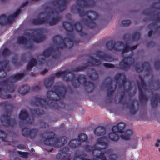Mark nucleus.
Wrapping results in <instances>:
<instances>
[{
  "instance_id": "6",
  "label": "nucleus",
  "mask_w": 160,
  "mask_h": 160,
  "mask_svg": "<svg viewBox=\"0 0 160 160\" xmlns=\"http://www.w3.org/2000/svg\"><path fill=\"white\" fill-rule=\"evenodd\" d=\"M25 75L24 73H18L10 76L6 79L0 81V86H5L6 88L3 89L5 92L12 93L15 92L17 88V85L14 83L22 78Z\"/></svg>"
},
{
  "instance_id": "27",
  "label": "nucleus",
  "mask_w": 160,
  "mask_h": 160,
  "mask_svg": "<svg viewBox=\"0 0 160 160\" xmlns=\"http://www.w3.org/2000/svg\"><path fill=\"white\" fill-rule=\"evenodd\" d=\"M90 59L91 61H88L87 63L90 64L92 66H99L101 64L100 60L95 58L93 56H91Z\"/></svg>"
},
{
  "instance_id": "48",
  "label": "nucleus",
  "mask_w": 160,
  "mask_h": 160,
  "mask_svg": "<svg viewBox=\"0 0 160 160\" xmlns=\"http://www.w3.org/2000/svg\"><path fill=\"white\" fill-rule=\"evenodd\" d=\"M131 21L130 20H123L122 22L123 26L127 27L131 23Z\"/></svg>"
},
{
  "instance_id": "52",
  "label": "nucleus",
  "mask_w": 160,
  "mask_h": 160,
  "mask_svg": "<svg viewBox=\"0 0 160 160\" xmlns=\"http://www.w3.org/2000/svg\"><path fill=\"white\" fill-rule=\"evenodd\" d=\"M154 66L157 70H158L160 68V62L157 61L154 62Z\"/></svg>"
},
{
  "instance_id": "49",
  "label": "nucleus",
  "mask_w": 160,
  "mask_h": 160,
  "mask_svg": "<svg viewBox=\"0 0 160 160\" xmlns=\"http://www.w3.org/2000/svg\"><path fill=\"white\" fill-rule=\"evenodd\" d=\"M22 157L27 158H28V153L25 152H22L18 151L17 152Z\"/></svg>"
},
{
  "instance_id": "50",
  "label": "nucleus",
  "mask_w": 160,
  "mask_h": 160,
  "mask_svg": "<svg viewBox=\"0 0 160 160\" xmlns=\"http://www.w3.org/2000/svg\"><path fill=\"white\" fill-rule=\"evenodd\" d=\"M103 65L108 68H114L115 67L114 65L112 63H104Z\"/></svg>"
},
{
  "instance_id": "25",
  "label": "nucleus",
  "mask_w": 160,
  "mask_h": 160,
  "mask_svg": "<svg viewBox=\"0 0 160 160\" xmlns=\"http://www.w3.org/2000/svg\"><path fill=\"white\" fill-rule=\"evenodd\" d=\"M48 19L46 18H40L34 19L32 22V23L35 25H39L47 23Z\"/></svg>"
},
{
  "instance_id": "15",
  "label": "nucleus",
  "mask_w": 160,
  "mask_h": 160,
  "mask_svg": "<svg viewBox=\"0 0 160 160\" xmlns=\"http://www.w3.org/2000/svg\"><path fill=\"white\" fill-rule=\"evenodd\" d=\"M0 120L1 123L4 126L14 127L16 125L15 119L11 118L10 116L8 115H2Z\"/></svg>"
},
{
  "instance_id": "28",
  "label": "nucleus",
  "mask_w": 160,
  "mask_h": 160,
  "mask_svg": "<svg viewBox=\"0 0 160 160\" xmlns=\"http://www.w3.org/2000/svg\"><path fill=\"white\" fill-rule=\"evenodd\" d=\"M37 64V60L35 58H31L27 65L26 69L28 70L31 69L33 67L36 65Z\"/></svg>"
},
{
  "instance_id": "8",
  "label": "nucleus",
  "mask_w": 160,
  "mask_h": 160,
  "mask_svg": "<svg viewBox=\"0 0 160 160\" xmlns=\"http://www.w3.org/2000/svg\"><path fill=\"white\" fill-rule=\"evenodd\" d=\"M55 133L52 131H46L40 134L41 136L44 139L43 142L46 145L54 146L56 144L61 143L62 144L67 142V138L62 136L59 138L55 137Z\"/></svg>"
},
{
  "instance_id": "47",
  "label": "nucleus",
  "mask_w": 160,
  "mask_h": 160,
  "mask_svg": "<svg viewBox=\"0 0 160 160\" xmlns=\"http://www.w3.org/2000/svg\"><path fill=\"white\" fill-rule=\"evenodd\" d=\"M21 12V10L20 9H18L16 12L13 14L10 15L11 17L14 19L17 17Z\"/></svg>"
},
{
  "instance_id": "54",
  "label": "nucleus",
  "mask_w": 160,
  "mask_h": 160,
  "mask_svg": "<svg viewBox=\"0 0 160 160\" xmlns=\"http://www.w3.org/2000/svg\"><path fill=\"white\" fill-rule=\"evenodd\" d=\"M155 44L156 43L155 42L152 41H150L147 43V47L148 48L150 47H154Z\"/></svg>"
},
{
  "instance_id": "21",
  "label": "nucleus",
  "mask_w": 160,
  "mask_h": 160,
  "mask_svg": "<svg viewBox=\"0 0 160 160\" xmlns=\"http://www.w3.org/2000/svg\"><path fill=\"white\" fill-rule=\"evenodd\" d=\"M87 74L88 77L92 80H97L98 78V73L93 68H90L87 72Z\"/></svg>"
},
{
  "instance_id": "35",
  "label": "nucleus",
  "mask_w": 160,
  "mask_h": 160,
  "mask_svg": "<svg viewBox=\"0 0 160 160\" xmlns=\"http://www.w3.org/2000/svg\"><path fill=\"white\" fill-rule=\"evenodd\" d=\"M88 139L86 134L84 133H81L78 136V142L80 143L86 142Z\"/></svg>"
},
{
  "instance_id": "11",
  "label": "nucleus",
  "mask_w": 160,
  "mask_h": 160,
  "mask_svg": "<svg viewBox=\"0 0 160 160\" xmlns=\"http://www.w3.org/2000/svg\"><path fill=\"white\" fill-rule=\"evenodd\" d=\"M139 78L140 80V82L138 81L137 82L139 91V99L141 102H147L148 99V97L143 92L141 88V86L143 88L145 87L146 85L143 78L141 76L139 75Z\"/></svg>"
},
{
  "instance_id": "58",
  "label": "nucleus",
  "mask_w": 160,
  "mask_h": 160,
  "mask_svg": "<svg viewBox=\"0 0 160 160\" xmlns=\"http://www.w3.org/2000/svg\"><path fill=\"white\" fill-rule=\"evenodd\" d=\"M34 121V117L32 116V119L29 118V120L27 121V123L31 124L33 123Z\"/></svg>"
},
{
  "instance_id": "46",
  "label": "nucleus",
  "mask_w": 160,
  "mask_h": 160,
  "mask_svg": "<svg viewBox=\"0 0 160 160\" xmlns=\"http://www.w3.org/2000/svg\"><path fill=\"white\" fill-rule=\"evenodd\" d=\"M7 136V133L4 131L0 130V138L4 139Z\"/></svg>"
},
{
  "instance_id": "23",
  "label": "nucleus",
  "mask_w": 160,
  "mask_h": 160,
  "mask_svg": "<svg viewBox=\"0 0 160 160\" xmlns=\"http://www.w3.org/2000/svg\"><path fill=\"white\" fill-rule=\"evenodd\" d=\"M137 101L136 99H133L132 101L131 104L128 106L130 112L131 114L133 115L135 114L139 109V104L138 103H137L138 107L137 109H136L135 106V103Z\"/></svg>"
},
{
  "instance_id": "62",
  "label": "nucleus",
  "mask_w": 160,
  "mask_h": 160,
  "mask_svg": "<svg viewBox=\"0 0 160 160\" xmlns=\"http://www.w3.org/2000/svg\"><path fill=\"white\" fill-rule=\"evenodd\" d=\"M29 3V1H27L23 3L21 6V7L23 8L26 5H27Z\"/></svg>"
},
{
  "instance_id": "2",
  "label": "nucleus",
  "mask_w": 160,
  "mask_h": 160,
  "mask_svg": "<svg viewBox=\"0 0 160 160\" xmlns=\"http://www.w3.org/2000/svg\"><path fill=\"white\" fill-rule=\"evenodd\" d=\"M62 26L70 34L69 38L63 39L61 36L57 35L54 37L52 39L53 43L57 45L55 48L53 47H50L45 50L42 53L38 54L37 58L38 61L41 64L46 62V58L49 57L52 55L53 58L57 59L60 57L61 53L60 49L65 48L71 49L75 44L79 42L75 40L74 34L72 33L73 29V25L71 23L67 21L62 22Z\"/></svg>"
},
{
  "instance_id": "10",
  "label": "nucleus",
  "mask_w": 160,
  "mask_h": 160,
  "mask_svg": "<svg viewBox=\"0 0 160 160\" xmlns=\"http://www.w3.org/2000/svg\"><path fill=\"white\" fill-rule=\"evenodd\" d=\"M30 31L32 32H35L38 36V37H36L35 35L31 34L30 32H27L25 33L26 36L30 37L35 43H39L46 39V36L42 35V31L41 28H33L30 30Z\"/></svg>"
},
{
  "instance_id": "20",
  "label": "nucleus",
  "mask_w": 160,
  "mask_h": 160,
  "mask_svg": "<svg viewBox=\"0 0 160 160\" xmlns=\"http://www.w3.org/2000/svg\"><path fill=\"white\" fill-rule=\"evenodd\" d=\"M13 19L10 15L7 17L5 14H2L0 16V24L6 25L7 24L11 23Z\"/></svg>"
},
{
  "instance_id": "55",
  "label": "nucleus",
  "mask_w": 160,
  "mask_h": 160,
  "mask_svg": "<svg viewBox=\"0 0 160 160\" xmlns=\"http://www.w3.org/2000/svg\"><path fill=\"white\" fill-rule=\"evenodd\" d=\"M17 148L19 149H24L26 148V146L24 144H18L17 146Z\"/></svg>"
},
{
  "instance_id": "40",
  "label": "nucleus",
  "mask_w": 160,
  "mask_h": 160,
  "mask_svg": "<svg viewBox=\"0 0 160 160\" xmlns=\"http://www.w3.org/2000/svg\"><path fill=\"white\" fill-rule=\"evenodd\" d=\"M31 112L37 115H41L44 114L45 113L44 111L39 108L32 109Z\"/></svg>"
},
{
  "instance_id": "33",
  "label": "nucleus",
  "mask_w": 160,
  "mask_h": 160,
  "mask_svg": "<svg viewBox=\"0 0 160 160\" xmlns=\"http://www.w3.org/2000/svg\"><path fill=\"white\" fill-rule=\"evenodd\" d=\"M27 39L24 36L19 37L17 41V43L19 44H22L25 45L28 42Z\"/></svg>"
},
{
  "instance_id": "3",
  "label": "nucleus",
  "mask_w": 160,
  "mask_h": 160,
  "mask_svg": "<svg viewBox=\"0 0 160 160\" xmlns=\"http://www.w3.org/2000/svg\"><path fill=\"white\" fill-rule=\"evenodd\" d=\"M97 143L103 146V148L98 147L96 145L91 146L87 145L84 146L83 148L87 152H92V155L96 158L100 159L101 160H107V157L105 154H110L112 152L111 149H108L103 152H101L99 155L97 153L95 154V153L96 150L101 151V150L106 149L108 147L109 144L107 138L104 136L98 138L97 140Z\"/></svg>"
},
{
  "instance_id": "24",
  "label": "nucleus",
  "mask_w": 160,
  "mask_h": 160,
  "mask_svg": "<svg viewBox=\"0 0 160 160\" xmlns=\"http://www.w3.org/2000/svg\"><path fill=\"white\" fill-rule=\"evenodd\" d=\"M94 132L97 136H100L104 135L106 132V130L104 127L98 126L94 129Z\"/></svg>"
},
{
  "instance_id": "30",
  "label": "nucleus",
  "mask_w": 160,
  "mask_h": 160,
  "mask_svg": "<svg viewBox=\"0 0 160 160\" xmlns=\"http://www.w3.org/2000/svg\"><path fill=\"white\" fill-rule=\"evenodd\" d=\"M56 158L58 160H70V155H68L67 156L61 152L59 153L56 156Z\"/></svg>"
},
{
  "instance_id": "19",
  "label": "nucleus",
  "mask_w": 160,
  "mask_h": 160,
  "mask_svg": "<svg viewBox=\"0 0 160 160\" xmlns=\"http://www.w3.org/2000/svg\"><path fill=\"white\" fill-rule=\"evenodd\" d=\"M96 54L99 58L105 61L110 62L112 61V58L111 56L100 50H98L96 52Z\"/></svg>"
},
{
  "instance_id": "9",
  "label": "nucleus",
  "mask_w": 160,
  "mask_h": 160,
  "mask_svg": "<svg viewBox=\"0 0 160 160\" xmlns=\"http://www.w3.org/2000/svg\"><path fill=\"white\" fill-rule=\"evenodd\" d=\"M80 16L82 17L86 16L88 18H83L82 22L86 26L90 28H95L96 26V23L94 21L98 17V14L96 12L93 10L87 11L86 12L83 10H81L79 8H77Z\"/></svg>"
},
{
  "instance_id": "17",
  "label": "nucleus",
  "mask_w": 160,
  "mask_h": 160,
  "mask_svg": "<svg viewBox=\"0 0 160 160\" xmlns=\"http://www.w3.org/2000/svg\"><path fill=\"white\" fill-rule=\"evenodd\" d=\"M71 0H62V2L60 3V0H54L52 2V4L54 6L58 5L57 9L60 12H62L66 8L67 4L69 3Z\"/></svg>"
},
{
  "instance_id": "63",
  "label": "nucleus",
  "mask_w": 160,
  "mask_h": 160,
  "mask_svg": "<svg viewBox=\"0 0 160 160\" xmlns=\"http://www.w3.org/2000/svg\"><path fill=\"white\" fill-rule=\"evenodd\" d=\"M48 123L46 122H43L42 125V127L43 128H46L48 126Z\"/></svg>"
},
{
  "instance_id": "38",
  "label": "nucleus",
  "mask_w": 160,
  "mask_h": 160,
  "mask_svg": "<svg viewBox=\"0 0 160 160\" xmlns=\"http://www.w3.org/2000/svg\"><path fill=\"white\" fill-rule=\"evenodd\" d=\"M74 28L77 32H79L82 31L83 26L80 23L77 22L74 24Z\"/></svg>"
},
{
  "instance_id": "18",
  "label": "nucleus",
  "mask_w": 160,
  "mask_h": 160,
  "mask_svg": "<svg viewBox=\"0 0 160 160\" xmlns=\"http://www.w3.org/2000/svg\"><path fill=\"white\" fill-rule=\"evenodd\" d=\"M140 32H135L132 36L129 34H125L123 36V39L127 42L131 40L133 41H138L140 38Z\"/></svg>"
},
{
  "instance_id": "39",
  "label": "nucleus",
  "mask_w": 160,
  "mask_h": 160,
  "mask_svg": "<svg viewBox=\"0 0 160 160\" xmlns=\"http://www.w3.org/2000/svg\"><path fill=\"white\" fill-rule=\"evenodd\" d=\"M2 91H4L3 89L0 87V98L4 99H6L9 98H11L12 96L11 95L9 94L8 95H5L3 94Z\"/></svg>"
},
{
  "instance_id": "34",
  "label": "nucleus",
  "mask_w": 160,
  "mask_h": 160,
  "mask_svg": "<svg viewBox=\"0 0 160 160\" xmlns=\"http://www.w3.org/2000/svg\"><path fill=\"white\" fill-rule=\"evenodd\" d=\"M0 106L4 107L5 109V111L7 113H8L9 112H11V111L10 110L8 111L7 109L9 107H12V105L8 101L0 102ZM10 112L11 113V112Z\"/></svg>"
},
{
  "instance_id": "29",
  "label": "nucleus",
  "mask_w": 160,
  "mask_h": 160,
  "mask_svg": "<svg viewBox=\"0 0 160 160\" xmlns=\"http://www.w3.org/2000/svg\"><path fill=\"white\" fill-rule=\"evenodd\" d=\"M28 117V114L26 110L25 109L21 110L19 114V118L21 120H26Z\"/></svg>"
},
{
  "instance_id": "45",
  "label": "nucleus",
  "mask_w": 160,
  "mask_h": 160,
  "mask_svg": "<svg viewBox=\"0 0 160 160\" xmlns=\"http://www.w3.org/2000/svg\"><path fill=\"white\" fill-rule=\"evenodd\" d=\"M87 158H85L81 154L77 155L76 154L73 158V160H86Z\"/></svg>"
},
{
  "instance_id": "60",
  "label": "nucleus",
  "mask_w": 160,
  "mask_h": 160,
  "mask_svg": "<svg viewBox=\"0 0 160 160\" xmlns=\"http://www.w3.org/2000/svg\"><path fill=\"white\" fill-rule=\"evenodd\" d=\"M34 47L33 44H30L29 45L26 46L25 47V48H26L27 49H34Z\"/></svg>"
},
{
  "instance_id": "43",
  "label": "nucleus",
  "mask_w": 160,
  "mask_h": 160,
  "mask_svg": "<svg viewBox=\"0 0 160 160\" xmlns=\"http://www.w3.org/2000/svg\"><path fill=\"white\" fill-rule=\"evenodd\" d=\"M60 151L61 153L65 155H66V156L68 155H70L68 153L69 151V148L68 147H64L61 148Z\"/></svg>"
},
{
  "instance_id": "31",
  "label": "nucleus",
  "mask_w": 160,
  "mask_h": 160,
  "mask_svg": "<svg viewBox=\"0 0 160 160\" xmlns=\"http://www.w3.org/2000/svg\"><path fill=\"white\" fill-rule=\"evenodd\" d=\"M77 139H72L68 143V146L71 148H74L81 145V144L78 142Z\"/></svg>"
},
{
  "instance_id": "41",
  "label": "nucleus",
  "mask_w": 160,
  "mask_h": 160,
  "mask_svg": "<svg viewBox=\"0 0 160 160\" xmlns=\"http://www.w3.org/2000/svg\"><path fill=\"white\" fill-rule=\"evenodd\" d=\"M142 67L144 68H145L146 71L148 72H150L151 70V68L148 62H145L143 63L142 64Z\"/></svg>"
},
{
  "instance_id": "64",
  "label": "nucleus",
  "mask_w": 160,
  "mask_h": 160,
  "mask_svg": "<svg viewBox=\"0 0 160 160\" xmlns=\"http://www.w3.org/2000/svg\"><path fill=\"white\" fill-rule=\"evenodd\" d=\"M138 46V45H136L134 46H132V47H130V50H133L137 48Z\"/></svg>"
},
{
  "instance_id": "53",
  "label": "nucleus",
  "mask_w": 160,
  "mask_h": 160,
  "mask_svg": "<svg viewBox=\"0 0 160 160\" xmlns=\"http://www.w3.org/2000/svg\"><path fill=\"white\" fill-rule=\"evenodd\" d=\"M135 69L136 71L138 73H140L142 72L143 71L144 68L142 67V68L139 67H136Z\"/></svg>"
},
{
  "instance_id": "13",
  "label": "nucleus",
  "mask_w": 160,
  "mask_h": 160,
  "mask_svg": "<svg viewBox=\"0 0 160 160\" xmlns=\"http://www.w3.org/2000/svg\"><path fill=\"white\" fill-rule=\"evenodd\" d=\"M38 130L36 128H29L28 127H24L21 130L22 134V136L33 139H34L38 135Z\"/></svg>"
},
{
  "instance_id": "44",
  "label": "nucleus",
  "mask_w": 160,
  "mask_h": 160,
  "mask_svg": "<svg viewBox=\"0 0 160 160\" xmlns=\"http://www.w3.org/2000/svg\"><path fill=\"white\" fill-rule=\"evenodd\" d=\"M122 53L123 54L125 53L128 52L130 50V47L128 45L126 44L124 45L123 49L122 50L121 49Z\"/></svg>"
},
{
  "instance_id": "1",
  "label": "nucleus",
  "mask_w": 160,
  "mask_h": 160,
  "mask_svg": "<svg viewBox=\"0 0 160 160\" xmlns=\"http://www.w3.org/2000/svg\"><path fill=\"white\" fill-rule=\"evenodd\" d=\"M67 73L66 71H59L45 79L44 81V83L46 88L48 89L51 88L52 89L47 93L48 98L44 99L35 96L33 97L34 100L32 102V104L45 109L49 107L59 109V108L65 107V103L61 101L60 99L64 97L67 92L70 94L72 93V90L70 86L66 88L63 85H58V83L52 87L55 77L61 76L63 79L66 82L70 81L72 85L74 88H78L80 84H82L85 86L84 89L86 92L90 93L93 92L95 88L94 83L91 81H88L87 82L85 75H79L75 79V75L73 74L70 79L69 77L67 76Z\"/></svg>"
},
{
  "instance_id": "57",
  "label": "nucleus",
  "mask_w": 160,
  "mask_h": 160,
  "mask_svg": "<svg viewBox=\"0 0 160 160\" xmlns=\"http://www.w3.org/2000/svg\"><path fill=\"white\" fill-rule=\"evenodd\" d=\"M159 2L160 4V0H159ZM157 4L158 2H155L153 3L152 5V6L153 8H154L155 9L160 10V5L158 7H156V6L157 5Z\"/></svg>"
},
{
  "instance_id": "56",
  "label": "nucleus",
  "mask_w": 160,
  "mask_h": 160,
  "mask_svg": "<svg viewBox=\"0 0 160 160\" xmlns=\"http://www.w3.org/2000/svg\"><path fill=\"white\" fill-rule=\"evenodd\" d=\"M32 89L33 91H38L40 89V87L39 86L36 85L32 87Z\"/></svg>"
},
{
  "instance_id": "5",
  "label": "nucleus",
  "mask_w": 160,
  "mask_h": 160,
  "mask_svg": "<svg viewBox=\"0 0 160 160\" xmlns=\"http://www.w3.org/2000/svg\"><path fill=\"white\" fill-rule=\"evenodd\" d=\"M122 77V82L119 84V87L120 88L122 87L125 88L126 83L127 82V79L126 75L122 73H118L116 74L114 77V79L116 80L117 84L115 85V88H113L112 86L113 79L110 77H108L105 79V82H106V85L107 87H108L107 90V96L108 97H112L113 94L115 91L117 86V83L119 79L122 80L121 78Z\"/></svg>"
},
{
  "instance_id": "37",
  "label": "nucleus",
  "mask_w": 160,
  "mask_h": 160,
  "mask_svg": "<svg viewBox=\"0 0 160 160\" xmlns=\"http://www.w3.org/2000/svg\"><path fill=\"white\" fill-rule=\"evenodd\" d=\"M88 65H86L84 66H79L76 67L75 68L72 69V70L74 72H78L80 71H83L85 70L88 67Z\"/></svg>"
},
{
  "instance_id": "51",
  "label": "nucleus",
  "mask_w": 160,
  "mask_h": 160,
  "mask_svg": "<svg viewBox=\"0 0 160 160\" xmlns=\"http://www.w3.org/2000/svg\"><path fill=\"white\" fill-rule=\"evenodd\" d=\"M117 156L116 154H110L109 156V160H117Z\"/></svg>"
},
{
  "instance_id": "4",
  "label": "nucleus",
  "mask_w": 160,
  "mask_h": 160,
  "mask_svg": "<svg viewBox=\"0 0 160 160\" xmlns=\"http://www.w3.org/2000/svg\"><path fill=\"white\" fill-rule=\"evenodd\" d=\"M125 126V123L122 122L118 123L116 126H113L112 128V132L108 135L109 138L112 141H118L120 138L117 133L119 132L122 133L121 137L123 140L126 141L130 140L133 134V131L131 129H128L124 132Z\"/></svg>"
},
{
  "instance_id": "59",
  "label": "nucleus",
  "mask_w": 160,
  "mask_h": 160,
  "mask_svg": "<svg viewBox=\"0 0 160 160\" xmlns=\"http://www.w3.org/2000/svg\"><path fill=\"white\" fill-rule=\"evenodd\" d=\"M123 98H120L119 99V102L122 104H123L124 105H128V102H124L123 101Z\"/></svg>"
},
{
  "instance_id": "42",
  "label": "nucleus",
  "mask_w": 160,
  "mask_h": 160,
  "mask_svg": "<svg viewBox=\"0 0 160 160\" xmlns=\"http://www.w3.org/2000/svg\"><path fill=\"white\" fill-rule=\"evenodd\" d=\"M11 51L8 48H5L2 51V54L3 56H8L11 54Z\"/></svg>"
},
{
  "instance_id": "7",
  "label": "nucleus",
  "mask_w": 160,
  "mask_h": 160,
  "mask_svg": "<svg viewBox=\"0 0 160 160\" xmlns=\"http://www.w3.org/2000/svg\"><path fill=\"white\" fill-rule=\"evenodd\" d=\"M142 13L146 16L152 15V18H145L143 19L144 22H147L150 21H154L156 22H160V13L159 12H157L155 13V12H150L149 10L147 9L144 10L142 12ZM148 27L151 29L148 32V37H151L152 34L153 32L152 29L154 28L155 30L154 33H157L160 34V25L157 26V23L156 22H153L149 24L148 25Z\"/></svg>"
},
{
  "instance_id": "36",
  "label": "nucleus",
  "mask_w": 160,
  "mask_h": 160,
  "mask_svg": "<svg viewBox=\"0 0 160 160\" xmlns=\"http://www.w3.org/2000/svg\"><path fill=\"white\" fill-rule=\"evenodd\" d=\"M9 63V61L7 60L0 61V72L4 70L6 68Z\"/></svg>"
},
{
  "instance_id": "61",
  "label": "nucleus",
  "mask_w": 160,
  "mask_h": 160,
  "mask_svg": "<svg viewBox=\"0 0 160 160\" xmlns=\"http://www.w3.org/2000/svg\"><path fill=\"white\" fill-rule=\"evenodd\" d=\"M21 60L23 62H25L26 60V57L25 54L22 55L21 56Z\"/></svg>"
},
{
  "instance_id": "14",
  "label": "nucleus",
  "mask_w": 160,
  "mask_h": 160,
  "mask_svg": "<svg viewBox=\"0 0 160 160\" xmlns=\"http://www.w3.org/2000/svg\"><path fill=\"white\" fill-rule=\"evenodd\" d=\"M45 9L51 10V11L47 14L48 16L49 15V14H51L52 15H54L55 14L57 15L56 17L52 18L50 21H48L47 23L50 26H52L56 25L62 19L61 17L58 16L59 14L58 12H59V11H57L54 9H52L51 7L49 6L46 7Z\"/></svg>"
},
{
  "instance_id": "16",
  "label": "nucleus",
  "mask_w": 160,
  "mask_h": 160,
  "mask_svg": "<svg viewBox=\"0 0 160 160\" xmlns=\"http://www.w3.org/2000/svg\"><path fill=\"white\" fill-rule=\"evenodd\" d=\"M124 45V43L121 41L114 42L111 40L107 42L106 44V46L108 49L120 51L121 49L119 48L120 46H123Z\"/></svg>"
},
{
  "instance_id": "32",
  "label": "nucleus",
  "mask_w": 160,
  "mask_h": 160,
  "mask_svg": "<svg viewBox=\"0 0 160 160\" xmlns=\"http://www.w3.org/2000/svg\"><path fill=\"white\" fill-rule=\"evenodd\" d=\"M158 98V94L155 93L154 94L153 98L151 100V103L152 108H156L158 106V101L157 99Z\"/></svg>"
},
{
  "instance_id": "22",
  "label": "nucleus",
  "mask_w": 160,
  "mask_h": 160,
  "mask_svg": "<svg viewBox=\"0 0 160 160\" xmlns=\"http://www.w3.org/2000/svg\"><path fill=\"white\" fill-rule=\"evenodd\" d=\"M93 0H76L77 6L82 8H87L90 6V3Z\"/></svg>"
},
{
  "instance_id": "12",
  "label": "nucleus",
  "mask_w": 160,
  "mask_h": 160,
  "mask_svg": "<svg viewBox=\"0 0 160 160\" xmlns=\"http://www.w3.org/2000/svg\"><path fill=\"white\" fill-rule=\"evenodd\" d=\"M135 62L134 58L131 56L124 57L119 63V69L126 71L130 68Z\"/></svg>"
},
{
  "instance_id": "26",
  "label": "nucleus",
  "mask_w": 160,
  "mask_h": 160,
  "mask_svg": "<svg viewBox=\"0 0 160 160\" xmlns=\"http://www.w3.org/2000/svg\"><path fill=\"white\" fill-rule=\"evenodd\" d=\"M30 90L29 87L27 85H24L18 88V92L21 94L25 95L29 92Z\"/></svg>"
}]
</instances>
